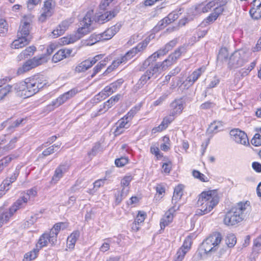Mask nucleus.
I'll use <instances>...</instances> for the list:
<instances>
[{"mask_svg":"<svg viewBox=\"0 0 261 261\" xmlns=\"http://www.w3.org/2000/svg\"><path fill=\"white\" fill-rule=\"evenodd\" d=\"M47 84L42 75H34L14 84V93L18 96L27 98L38 92Z\"/></svg>","mask_w":261,"mask_h":261,"instance_id":"1","label":"nucleus"},{"mask_svg":"<svg viewBox=\"0 0 261 261\" xmlns=\"http://www.w3.org/2000/svg\"><path fill=\"white\" fill-rule=\"evenodd\" d=\"M249 213V202H239L226 213L223 218V223L228 226L235 225L246 219Z\"/></svg>","mask_w":261,"mask_h":261,"instance_id":"2","label":"nucleus"},{"mask_svg":"<svg viewBox=\"0 0 261 261\" xmlns=\"http://www.w3.org/2000/svg\"><path fill=\"white\" fill-rule=\"evenodd\" d=\"M219 202V197L215 191L202 192L199 196L197 205L199 207L196 215L202 216L210 213Z\"/></svg>","mask_w":261,"mask_h":261,"instance_id":"3","label":"nucleus"},{"mask_svg":"<svg viewBox=\"0 0 261 261\" xmlns=\"http://www.w3.org/2000/svg\"><path fill=\"white\" fill-rule=\"evenodd\" d=\"M150 41L149 37L145 38L138 45L128 50L123 56L117 58L113 61L112 64L107 68L106 71L110 72L121 64H125L128 60L132 59L138 54H141L145 49Z\"/></svg>","mask_w":261,"mask_h":261,"instance_id":"4","label":"nucleus"},{"mask_svg":"<svg viewBox=\"0 0 261 261\" xmlns=\"http://www.w3.org/2000/svg\"><path fill=\"white\" fill-rule=\"evenodd\" d=\"M221 241L222 237L220 233H213L202 243L200 248L201 253L208 254L216 252Z\"/></svg>","mask_w":261,"mask_h":261,"instance_id":"5","label":"nucleus"},{"mask_svg":"<svg viewBox=\"0 0 261 261\" xmlns=\"http://www.w3.org/2000/svg\"><path fill=\"white\" fill-rule=\"evenodd\" d=\"M161 65L160 64V62L155 63L151 62L150 65L148 66L149 68L146 71V72L141 76L137 83L134 86L133 91L134 92H137L138 90L143 87V86L149 80L152 76L154 75L161 72L164 70H162ZM148 66L147 67V68ZM142 69H146L143 67L142 65L141 67Z\"/></svg>","mask_w":261,"mask_h":261,"instance_id":"6","label":"nucleus"},{"mask_svg":"<svg viewBox=\"0 0 261 261\" xmlns=\"http://www.w3.org/2000/svg\"><path fill=\"white\" fill-rule=\"evenodd\" d=\"M140 106L133 107L123 118L117 122L116 123V128L114 131L115 136L121 135L124 132L125 129L128 128L129 127V122L140 110Z\"/></svg>","mask_w":261,"mask_h":261,"instance_id":"7","label":"nucleus"},{"mask_svg":"<svg viewBox=\"0 0 261 261\" xmlns=\"http://www.w3.org/2000/svg\"><path fill=\"white\" fill-rule=\"evenodd\" d=\"M248 61V54L244 49L234 51L230 57L228 63L230 69L242 66Z\"/></svg>","mask_w":261,"mask_h":261,"instance_id":"8","label":"nucleus"},{"mask_svg":"<svg viewBox=\"0 0 261 261\" xmlns=\"http://www.w3.org/2000/svg\"><path fill=\"white\" fill-rule=\"evenodd\" d=\"M177 39H173L167 43L164 47L154 53L150 56L143 63V66L144 68L149 66L151 62H154L156 61V59L160 56H164L166 54L169 50H171L172 48L175 46L177 43Z\"/></svg>","mask_w":261,"mask_h":261,"instance_id":"9","label":"nucleus"},{"mask_svg":"<svg viewBox=\"0 0 261 261\" xmlns=\"http://www.w3.org/2000/svg\"><path fill=\"white\" fill-rule=\"evenodd\" d=\"M177 39H173L167 43L164 47L154 53L150 56L143 63V66L144 68L149 66L151 62H154L156 61V59L160 56H164L166 54L169 50H171L172 48L175 46L177 43Z\"/></svg>","mask_w":261,"mask_h":261,"instance_id":"10","label":"nucleus"},{"mask_svg":"<svg viewBox=\"0 0 261 261\" xmlns=\"http://www.w3.org/2000/svg\"><path fill=\"white\" fill-rule=\"evenodd\" d=\"M46 62L47 59L45 55L35 57L32 59L27 61L22 66L18 69L17 73L18 74H22Z\"/></svg>","mask_w":261,"mask_h":261,"instance_id":"11","label":"nucleus"},{"mask_svg":"<svg viewBox=\"0 0 261 261\" xmlns=\"http://www.w3.org/2000/svg\"><path fill=\"white\" fill-rule=\"evenodd\" d=\"M37 191L36 188L28 190L22 196L18 198L13 204L17 211L24 207L28 201L37 196Z\"/></svg>","mask_w":261,"mask_h":261,"instance_id":"12","label":"nucleus"},{"mask_svg":"<svg viewBox=\"0 0 261 261\" xmlns=\"http://www.w3.org/2000/svg\"><path fill=\"white\" fill-rule=\"evenodd\" d=\"M77 93V89L75 88L72 89L70 91L64 93L57 98L52 101L51 103L47 107L50 110H53L55 108L59 107L67 100L73 97Z\"/></svg>","mask_w":261,"mask_h":261,"instance_id":"13","label":"nucleus"},{"mask_svg":"<svg viewBox=\"0 0 261 261\" xmlns=\"http://www.w3.org/2000/svg\"><path fill=\"white\" fill-rule=\"evenodd\" d=\"M121 24L117 23L115 25L107 29L104 32L97 34L95 39V42L108 40L111 39L120 29Z\"/></svg>","mask_w":261,"mask_h":261,"instance_id":"14","label":"nucleus"},{"mask_svg":"<svg viewBox=\"0 0 261 261\" xmlns=\"http://www.w3.org/2000/svg\"><path fill=\"white\" fill-rule=\"evenodd\" d=\"M93 14V11H89L87 12L85 17L80 22V27L77 30V33L80 35L79 38L82 37L83 35L87 34L90 32V27L92 22V17Z\"/></svg>","mask_w":261,"mask_h":261,"instance_id":"15","label":"nucleus"},{"mask_svg":"<svg viewBox=\"0 0 261 261\" xmlns=\"http://www.w3.org/2000/svg\"><path fill=\"white\" fill-rule=\"evenodd\" d=\"M31 20L27 17H24L21 20L17 36L25 37L32 39V36L30 34L31 27Z\"/></svg>","mask_w":261,"mask_h":261,"instance_id":"16","label":"nucleus"},{"mask_svg":"<svg viewBox=\"0 0 261 261\" xmlns=\"http://www.w3.org/2000/svg\"><path fill=\"white\" fill-rule=\"evenodd\" d=\"M186 51V48L184 46L178 47L175 51L171 54L167 59L162 62H160L162 70H166L167 67L173 64L179 58L182 54Z\"/></svg>","mask_w":261,"mask_h":261,"instance_id":"17","label":"nucleus"},{"mask_svg":"<svg viewBox=\"0 0 261 261\" xmlns=\"http://www.w3.org/2000/svg\"><path fill=\"white\" fill-rule=\"evenodd\" d=\"M17 211L12 204L9 209L0 207V227L8 222L10 218Z\"/></svg>","mask_w":261,"mask_h":261,"instance_id":"18","label":"nucleus"},{"mask_svg":"<svg viewBox=\"0 0 261 261\" xmlns=\"http://www.w3.org/2000/svg\"><path fill=\"white\" fill-rule=\"evenodd\" d=\"M230 135L233 140L236 143L244 145L249 144V140L246 133L239 129H232Z\"/></svg>","mask_w":261,"mask_h":261,"instance_id":"19","label":"nucleus"},{"mask_svg":"<svg viewBox=\"0 0 261 261\" xmlns=\"http://www.w3.org/2000/svg\"><path fill=\"white\" fill-rule=\"evenodd\" d=\"M205 70V67H200L194 70L183 82L182 84L184 87L188 89L192 86L202 74L204 72Z\"/></svg>","mask_w":261,"mask_h":261,"instance_id":"20","label":"nucleus"},{"mask_svg":"<svg viewBox=\"0 0 261 261\" xmlns=\"http://www.w3.org/2000/svg\"><path fill=\"white\" fill-rule=\"evenodd\" d=\"M72 23L71 19L65 20L60 23L51 32V37L56 38L62 35L68 29L70 24Z\"/></svg>","mask_w":261,"mask_h":261,"instance_id":"21","label":"nucleus"},{"mask_svg":"<svg viewBox=\"0 0 261 261\" xmlns=\"http://www.w3.org/2000/svg\"><path fill=\"white\" fill-rule=\"evenodd\" d=\"M53 0H44L43 7L42 8V13L39 18L41 22H44L47 18L50 17L53 13Z\"/></svg>","mask_w":261,"mask_h":261,"instance_id":"22","label":"nucleus"},{"mask_svg":"<svg viewBox=\"0 0 261 261\" xmlns=\"http://www.w3.org/2000/svg\"><path fill=\"white\" fill-rule=\"evenodd\" d=\"M178 206L173 205L165 213L164 216L162 218L160 221L161 229H164L166 226H168L172 221L173 213L178 210Z\"/></svg>","mask_w":261,"mask_h":261,"instance_id":"23","label":"nucleus"},{"mask_svg":"<svg viewBox=\"0 0 261 261\" xmlns=\"http://www.w3.org/2000/svg\"><path fill=\"white\" fill-rule=\"evenodd\" d=\"M184 102L181 98L175 99L170 104V113L176 117L180 114L184 109Z\"/></svg>","mask_w":261,"mask_h":261,"instance_id":"24","label":"nucleus"},{"mask_svg":"<svg viewBox=\"0 0 261 261\" xmlns=\"http://www.w3.org/2000/svg\"><path fill=\"white\" fill-rule=\"evenodd\" d=\"M120 94H117L111 97L109 100L104 102L102 105L100 106V108L98 111L99 114H103L106 112L109 109L112 108L120 99Z\"/></svg>","mask_w":261,"mask_h":261,"instance_id":"25","label":"nucleus"},{"mask_svg":"<svg viewBox=\"0 0 261 261\" xmlns=\"http://www.w3.org/2000/svg\"><path fill=\"white\" fill-rule=\"evenodd\" d=\"M119 11L120 8L118 6L115 7L112 10L107 11L99 16L97 21L99 23H104L114 18L119 13Z\"/></svg>","mask_w":261,"mask_h":261,"instance_id":"26","label":"nucleus"},{"mask_svg":"<svg viewBox=\"0 0 261 261\" xmlns=\"http://www.w3.org/2000/svg\"><path fill=\"white\" fill-rule=\"evenodd\" d=\"M175 118V117L171 114H170L169 116L164 117L160 125L152 128V133L155 134L157 132H161L165 130L168 126L169 124L174 120Z\"/></svg>","mask_w":261,"mask_h":261,"instance_id":"27","label":"nucleus"},{"mask_svg":"<svg viewBox=\"0 0 261 261\" xmlns=\"http://www.w3.org/2000/svg\"><path fill=\"white\" fill-rule=\"evenodd\" d=\"M72 51L71 49H61L58 50L53 57L52 60L57 63L62 60L69 57Z\"/></svg>","mask_w":261,"mask_h":261,"instance_id":"28","label":"nucleus"},{"mask_svg":"<svg viewBox=\"0 0 261 261\" xmlns=\"http://www.w3.org/2000/svg\"><path fill=\"white\" fill-rule=\"evenodd\" d=\"M216 1H211L206 4L204 3L198 4L196 6L195 10L199 13L208 12L212 9H214L215 5H216Z\"/></svg>","mask_w":261,"mask_h":261,"instance_id":"29","label":"nucleus"},{"mask_svg":"<svg viewBox=\"0 0 261 261\" xmlns=\"http://www.w3.org/2000/svg\"><path fill=\"white\" fill-rule=\"evenodd\" d=\"M17 39L14 40L11 43V47L15 49H19L29 44L31 40L29 38L25 37L17 36Z\"/></svg>","mask_w":261,"mask_h":261,"instance_id":"30","label":"nucleus"},{"mask_svg":"<svg viewBox=\"0 0 261 261\" xmlns=\"http://www.w3.org/2000/svg\"><path fill=\"white\" fill-rule=\"evenodd\" d=\"M69 169L67 165H61L55 170L54 175L53 177L52 180L53 181H57L61 177L63 174L65 173Z\"/></svg>","mask_w":261,"mask_h":261,"instance_id":"31","label":"nucleus"},{"mask_svg":"<svg viewBox=\"0 0 261 261\" xmlns=\"http://www.w3.org/2000/svg\"><path fill=\"white\" fill-rule=\"evenodd\" d=\"M91 63L90 58L82 61L76 66L74 70V72L81 73L86 71L92 66Z\"/></svg>","mask_w":261,"mask_h":261,"instance_id":"32","label":"nucleus"},{"mask_svg":"<svg viewBox=\"0 0 261 261\" xmlns=\"http://www.w3.org/2000/svg\"><path fill=\"white\" fill-rule=\"evenodd\" d=\"M183 186L178 185L174 188L173 195L172 198V203L173 205H176L177 202L181 199L183 194Z\"/></svg>","mask_w":261,"mask_h":261,"instance_id":"33","label":"nucleus"},{"mask_svg":"<svg viewBox=\"0 0 261 261\" xmlns=\"http://www.w3.org/2000/svg\"><path fill=\"white\" fill-rule=\"evenodd\" d=\"M80 233L78 231H73L67 240V245L69 249H73L75 244L79 237Z\"/></svg>","mask_w":261,"mask_h":261,"instance_id":"34","label":"nucleus"},{"mask_svg":"<svg viewBox=\"0 0 261 261\" xmlns=\"http://www.w3.org/2000/svg\"><path fill=\"white\" fill-rule=\"evenodd\" d=\"M226 4V2L225 1H216V5L214 7V13L216 14L218 17L223 12L224 8V6Z\"/></svg>","mask_w":261,"mask_h":261,"instance_id":"35","label":"nucleus"},{"mask_svg":"<svg viewBox=\"0 0 261 261\" xmlns=\"http://www.w3.org/2000/svg\"><path fill=\"white\" fill-rule=\"evenodd\" d=\"M192 244L191 239L190 237L186 238L183 245L177 251L181 254L185 255L186 253L190 250Z\"/></svg>","mask_w":261,"mask_h":261,"instance_id":"36","label":"nucleus"},{"mask_svg":"<svg viewBox=\"0 0 261 261\" xmlns=\"http://www.w3.org/2000/svg\"><path fill=\"white\" fill-rule=\"evenodd\" d=\"M127 190L126 189H122L121 191H118L115 194V203L116 205L119 204L122 200L127 196Z\"/></svg>","mask_w":261,"mask_h":261,"instance_id":"37","label":"nucleus"},{"mask_svg":"<svg viewBox=\"0 0 261 261\" xmlns=\"http://www.w3.org/2000/svg\"><path fill=\"white\" fill-rule=\"evenodd\" d=\"M48 243H50V239L47 236V233L45 232L40 236L36 247L41 249L43 247L46 246Z\"/></svg>","mask_w":261,"mask_h":261,"instance_id":"38","label":"nucleus"},{"mask_svg":"<svg viewBox=\"0 0 261 261\" xmlns=\"http://www.w3.org/2000/svg\"><path fill=\"white\" fill-rule=\"evenodd\" d=\"M14 84L12 86L8 85L0 89V101L4 99L11 92L14 93Z\"/></svg>","mask_w":261,"mask_h":261,"instance_id":"39","label":"nucleus"},{"mask_svg":"<svg viewBox=\"0 0 261 261\" xmlns=\"http://www.w3.org/2000/svg\"><path fill=\"white\" fill-rule=\"evenodd\" d=\"M222 123L220 121H214L212 123L208 129L207 132L209 133H216L218 132L222 129Z\"/></svg>","mask_w":261,"mask_h":261,"instance_id":"40","label":"nucleus"},{"mask_svg":"<svg viewBox=\"0 0 261 261\" xmlns=\"http://www.w3.org/2000/svg\"><path fill=\"white\" fill-rule=\"evenodd\" d=\"M35 50L36 47L34 46H30L23 50L19 55V57L20 59L27 58L32 56Z\"/></svg>","mask_w":261,"mask_h":261,"instance_id":"41","label":"nucleus"},{"mask_svg":"<svg viewBox=\"0 0 261 261\" xmlns=\"http://www.w3.org/2000/svg\"><path fill=\"white\" fill-rule=\"evenodd\" d=\"M133 177L130 175L124 176L121 181V186L122 188V189H126L127 190V193H128L129 191V185Z\"/></svg>","mask_w":261,"mask_h":261,"instance_id":"42","label":"nucleus"},{"mask_svg":"<svg viewBox=\"0 0 261 261\" xmlns=\"http://www.w3.org/2000/svg\"><path fill=\"white\" fill-rule=\"evenodd\" d=\"M39 249V248L34 249L30 252L26 253L24 255L23 261H30L36 258Z\"/></svg>","mask_w":261,"mask_h":261,"instance_id":"43","label":"nucleus"},{"mask_svg":"<svg viewBox=\"0 0 261 261\" xmlns=\"http://www.w3.org/2000/svg\"><path fill=\"white\" fill-rule=\"evenodd\" d=\"M249 13L251 17L255 19L261 18V6L257 8H251Z\"/></svg>","mask_w":261,"mask_h":261,"instance_id":"44","label":"nucleus"},{"mask_svg":"<svg viewBox=\"0 0 261 261\" xmlns=\"http://www.w3.org/2000/svg\"><path fill=\"white\" fill-rule=\"evenodd\" d=\"M192 175L194 178L199 179L201 181L207 182L208 181V178L198 170H194L192 171Z\"/></svg>","mask_w":261,"mask_h":261,"instance_id":"45","label":"nucleus"},{"mask_svg":"<svg viewBox=\"0 0 261 261\" xmlns=\"http://www.w3.org/2000/svg\"><path fill=\"white\" fill-rule=\"evenodd\" d=\"M12 158L8 156H6L0 160V174L2 172L4 169L8 166Z\"/></svg>","mask_w":261,"mask_h":261,"instance_id":"46","label":"nucleus"},{"mask_svg":"<svg viewBox=\"0 0 261 261\" xmlns=\"http://www.w3.org/2000/svg\"><path fill=\"white\" fill-rule=\"evenodd\" d=\"M237 239L233 234H229L226 239V243L229 247H232L236 244Z\"/></svg>","mask_w":261,"mask_h":261,"instance_id":"47","label":"nucleus"},{"mask_svg":"<svg viewBox=\"0 0 261 261\" xmlns=\"http://www.w3.org/2000/svg\"><path fill=\"white\" fill-rule=\"evenodd\" d=\"M106 65V60L100 61L94 68L93 69V73L91 77H94L97 73H98L101 69Z\"/></svg>","mask_w":261,"mask_h":261,"instance_id":"48","label":"nucleus"},{"mask_svg":"<svg viewBox=\"0 0 261 261\" xmlns=\"http://www.w3.org/2000/svg\"><path fill=\"white\" fill-rule=\"evenodd\" d=\"M47 233V236L50 239V243L51 245H54L57 241V238L58 233H57L56 231H54V229L53 228H51L49 232Z\"/></svg>","mask_w":261,"mask_h":261,"instance_id":"49","label":"nucleus"},{"mask_svg":"<svg viewBox=\"0 0 261 261\" xmlns=\"http://www.w3.org/2000/svg\"><path fill=\"white\" fill-rule=\"evenodd\" d=\"M169 24H170V23L166 17L158 22L154 29L156 30H162Z\"/></svg>","mask_w":261,"mask_h":261,"instance_id":"50","label":"nucleus"},{"mask_svg":"<svg viewBox=\"0 0 261 261\" xmlns=\"http://www.w3.org/2000/svg\"><path fill=\"white\" fill-rule=\"evenodd\" d=\"M164 143L161 144V149L163 151H167L170 149V139L169 137H164L163 138Z\"/></svg>","mask_w":261,"mask_h":261,"instance_id":"51","label":"nucleus"},{"mask_svg":"<svg viewBox=\"0 0 261 261\" xmlns=\"http://www.w3.org/2000/svg\"><path fill=\"white\" fill-rule=\"evenodd\" d=\"M20 172V167L17 166L14 172L7 178L13 183L17 178Z\"/></svg>","mask_w":261,"mask_h":261,"instance_id":"52","label":"nucleus"},{"mask_svg":"<svg viewBox=\"0 0 261 261\" xmlns=\"http://www.w3.org/2000/svg\"><path fill=\"white\" fill-rule=\"evenodd\" d=\"M228 54L227 50L226 48H222L219 53L218 55V58L223 61V60H226L228 58Z\"/></svg>","mask_w":261,"mask_h":261,"instance_id":"53","label":"nucleus"},{"mask_svg":"<svg viewBox=\"0 0 261 261\" xmlns=\"http://www.w3.org/2000/svg\"><path fill=\"white\" fill-rule=\"evenodd\" d=\"M251 143L255 146L261 145V135L256 134L251 140Z\"/></svg>","mask_w":261,"mask_h":261,"instance_id":"54","label":"nucleus"},{"mask_svg":"<svg viewBox=\"0 0 261 261\" xmlns=\"http://www.w3.org/2000/svg\"><path fill=\"white\" fill-rule=\"evenodd\" d=\"M207 33V30H198L195 36H194V40L197 41H198L200 38H203Z\"/></svg>","mask_w":261,"mask_h":261,"instance_id":"55","label":"nucleus"},{"mask_svg":"<svg viewBox=\"0 0 261 261\" xmlns=\"http://www.w3.org/2000/svg\"><path fill=\"white\" fill-rule=\"evenodd\" d=\"M145 217V213L140 211L138 212V214L137 215L135 220V222L137 223L138 224H141L144 222Z\"/></svg>","mask_w":261,"mask_h":261,"instance_id":"56","label":"nucleus"},{"mask_svg":"<svg viewBox=\"0 0 261 261\" xmlns=\"http://www.w3.org/2000/svg\"><path fill=\"white\" fill-rule=\"evenodd\" d=\"M62 225H64V227H62V229L66 228L68 226L66 223L59 222L55 224L52 228L54 229V231H56L57 233H59L62 228Z\"/></svg>","mask_w":261,"mask_h":261,"instance_id":"57","label":"nucleus"},{"mask_svg":"<svg viewBox=\"0 0 261 261\" xmlns=\"http://www.w3.org/2000/svg\"><path fill=\"white\" fill-rule=\"evenodd\" d=\"M8 31V24L5 20L0 19V34H5Z\"/></svg>","mask_w":261,"mask_h":261,"instance_id":"58","label":"nucleus"},{"mask_svg":"<svg viewBox=\"0 0 261 261\" xmlns=\"http://www.w3.org/2000/svg\"><path fill=\"white\" fill-rule=\"evenodd\" d=\"M128 163L126 158H121L115 160V163L117 167H122Z\"/></svg>","mask_w":261,"mask_h":261,"instance_id":"59","label":"nucleus"},{"mask_svg":"<svg viewBox=\"0 0 261 261\" xmlns=\"http://www.w3.org/2000/svg\"><path fill=\"white\" fill-rule=\"evenodd\" d=\"M123 82L124 81L123 79H120L110 84V85L114 91V92H115L118 88L120 87Z\"/></svg>","mask_w":261,"mask_h":261,"instance_id":"60","label":"nucleus"},{"mask_svg":"<svg viewBox=\"0 0 261 261\" xmlns=\"http://www.w3.org/2000/svg\"><path fill=\"white\" fill-rule=\"evenodd\" d=\"M100 144L99 143H96L92 147L91 151L88 152L89 155H95L100 150Z\"/></svg>","mask_w":261,"mask_h":261,"instance_id":"61","label":"nucleus"},{"mask_svg":"<svg viewBox=\"0 0 261 261\" xmlns=\"http://www.w3.org/2000/svg\"><path fill=\"white\" fill-rule=\"evenodd\" d=\"M178 17V15L176 12H173L168 14L166 17L167 20L170 23L173 22L174 20L177 19Z\"/></svg>","mask_w":261,"mask_h":261,"instance_id":"62","label":"nucleus"},{"mask_svg":"<svg viewBox=\"0 0 261 261\" xmlns=\"http://www.w3.org/2000/svg\"><path fill=\"white\" fill-rule=\"evenodd\" d=\"M40 3V0H28L27 7L30 10L33 9L34 7Z\"/></svg>","mask_w":261,"mask_h":261,"instance_id":"63","label":"nucleus"},{"mask_svg":"<svg viewBox=\"0 0 261 261\" xmlns=\"http://www.w3.org/2000/svg\"><path fill=\"white\" fill-rule=\"evenodd\" d=\"M110 249V240H106L99 248V250L102 252L107 251Z\"/></svg>","mask_w":261,"mask_h":261,"instance_id":"64","label":"nucleus"}]
</instances>
